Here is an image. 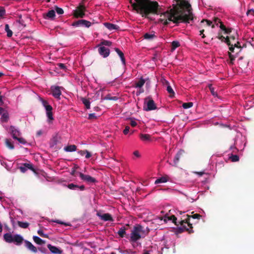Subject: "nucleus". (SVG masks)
<instances>
[{"instance_id":"f257e3e1","label":"nucleus","mask_w":254,"mask_h":254,"mask_svg":"<svg viewBox=\"0 0 254 254\" xmlns=\"http://www.w3.org/2000/svg\"><path fill=\"white\" fill-rule=\"evenodd\" d=\"M159 15L161 17L159 20L164 25H168L171 22L176 24L190 23L193 19L191 6L187 0H178L167 11H164L162 9Z\"/></svg>"},{"instance_id":"f03ea898","label":"nucleus","mask_w":254,"mask_h":254,"mask_svg":"<svg viewBox=\"0 0 254 254\" xmlns=\"http://www.w3.org/2000/svg\"><path fill=\"white\" fill-rule=\"evenodd\" d=\"M133 9L145 18H149L151 15H159L162 12V7L156 1L151 0H129Z\"/></svg>"},{"instance_id":"7ed1b4c3","label":"nucleus","mask_w":254,"mask_h":254,"mask_svg":"<svg viewBox=\"0 0 254 254\" xmlns=\"http://www.w3.org/2000/svg\"><path fill=\"white\" fill-rule=\"evenodd\" d=\"M149 232L148 228L144 229L140 224L135 225L131 231L130 236V241L136 242L141 238H144Z\"/></svg>"},{"instance_id":"20e7f679","label":"nucleus","mask_w":254,"mask_h":254,"mask_svg":"<svg viewBox=\"0 0 254 254\" xmlns=\"http://www.w3.org/2000/svg\"><path fill=\"white\" fill-rule=\"evenodd\" d=\"M4 240L7 243H14L16 245H20L23 242V238L19 234L12 235L10 233H7L3 235Z\"/></svg>"},{"instance_id":"39448f33","label":"nucleus","mask_w":254,"mask_h":254,"mask_svg":"<svg viewBox=\"0 0 254 254\" xmlns=\"http://www.w3.org/2000/svg\"><path fill=\"white\" fill-rule=\"evenodd\" d=\"M40 101L46 111V115L48 117V122L50 124L52 123V121L54 120L53 114L52 112L53 107L49 105L47 101L42 98L40 99Z\"/></svg>"},{"instance_id":"423d86ee","label":"nucleus","mask_w":254,"mask_h":254,"mask_svg":"<svg viewBox=\"0 0 254 254\" xmlns=\"http://www.w3.org/2000/svg\"><path fill=\"white\" fill-rule=\"evenodd\" d=\"M157 109L156 105L150 97H147L144 99L143 110L146 111L154 110Z\"/></svg>"},{"instance_id":"0eeeda50","label":"nucleus","mask_w":254,"mask_h":254,"mask_svg":"<svg viewBox=\"0 0 254 254\" xmlns=\"http://www.w3.org/2000/svg\"><path fill=\"white\" fill-rule=\"evenodd\" d=\"M85 7L82 4H80L76 9L73 10V14L75 18H82L85 15Z\"/></svg>"},{"instance_id":"6e6552de","label":"nucleus","mask_w":254,"mask_h":254,"mask_svg":"<svg viewBox=\"0 0 254 254\" xmlns=\"http://www.w3.org/2000/svg\"><path fill=\"white\" fill-rule=\"evenodd\" d=\"M201 217V215L199 214H194L192 215H187V218L185 220H182L180 221V224L183 225L184 224H187L188 226L190 228H193L192 224L190 223V218L193 219H199Z\"/></svg>"},{"instance_id":"1a4fd4ad","label":"nucleus","mask_w":254,"mask_h":254,"mask_svg":"<svg viewBox=\"0 0 254 254\" xmlns=\"http://www.w3.org/2000/svg\"><path fill=\"white\" fill-rule=\"evenodd\" d=\"M77 174H78L79 177L82 181L86 182L88 184L95 183L97 182L95 178L89 175H84L81 172H77Z\"/></svg>"},{"instance_id":"9d476101","label":"nucleus","mask_w":254,"mask_h":254,"mask_svg":"<svg viewBox=\"0 0 254 254\" xmlns=\"http://www.w3.org/2000/svg\"><path fill=\"white\" fill-rule=\"evenodd\" d=\"M225 43H226L229 47V50L231 52H234V48L235 47L238 48H241V46L239 42L237 41L236 42H234L231 43V41L229 39V36H227L226 37Z\"/></svg>"},{"instance_id":"9b49d317","label":"nucleus","mask_w":254,"mask_h":254,"mask_svg":"<svg viewBox=\"0 0 254 254\" xmlns=\"http://www.w3.org/2000/svg\"><path fill=\"white\" fill-rule=\"evenodd\" d=\"M91 25V23L90 21L84 19L78 20L72 23V26L74 27L84 26L88 28Z\"/></svg>"},{"instance_id":"f8f14e48","label":"nucleus","mask_w":254,"mask_h":254,"mask_svg":"<svg viewBox=\"0 0 254 254\" xmlns=\"http://www.w3.org/2000/svg\"><path fill=\"white\" fill-rule=\"evenodd\" d=\"M185 151L183 150L180 149L176 154L173 160V166L175 167L178 166V164L181 159L184 158Z\"/></svg>"},{"instance_id":"ddd939ff","label":"nucleus","mask_w":254,"mask_h":254,"mask_svg":"<svg viewBox=\"0 0 254 254\" xmlns=\"http://www.w3.org/2000/svg\"><path fill=\"white\" fill-rule=\"evenodd\" d=\"M52 95L57 99H60L62 94L61 87L58 86H53L51 87Z\"/></svg>"},{"instance_id":"4468645a","label":"nucleus","mask_w":254,"mask_h":254,"mask_svg":"<svg viewBox=\"0 0 254 254\" xmlns=\"http://www.w3.org/2000/svg\"><path fill=\"white\" fill-rule=\"evenodd\" d=\"M98 53L103 58H107L110 55V51L109 48H106L104 46H101L98 45Z\"/></svg>"},{"instance_id":"2eb2a0df","label":"nucleus","mask_w":254,"mask_h":254,"mask_svg":"<svg viewBox=\"0 0 254 254\" xmlns=\"http://www.w3.org/2000/svg\"><path fill=\"white\" fill-rule=\"evenodd\" d=\"M9 131L13 139H15L21 135L20 131L14 126H11L9 127Z\"/></svg>"},{"instance_id":"dca6fc26","label":"nucleus","mask_w":254,"mask_h":254,"mask_svg":"<svg viewBox=\"0 0 254 254\" xmlns=\"http://www.w3.org/2000/svg\"><path fill=\"white\" fill-rule=\"evenodd\" d=\"M171 220L172 221L173 223H174L176 226H179L180 224V221L178 222L177 221V219L176 217L174 215H172L171 216H168V214H166L164 216V221L166 222L167 221Z\"/></svg>"},{"instance_id":"f3484780","label":"nucleus","mask_w":254,"mask_h":254,"mask_svg":"<svg viewBox=\"0 0 254 254\" xmlns=\"http://www.w3.org/2000/svg\"><path fill=\"white\" fill-rule=\"evenodd\" d=\"M163 84L164 85H166V86H167L166 90H167V92L170 94L169 95L170 97H171V98L174 97L175 96V92H174L173 88H172V87L170 85L169 82L167 80L164 79Z\"/></svg>"},{"instance_id":"a211bd4d","label":"nucleus","mask_w":254,"mask_h":254,"mask_svg":"<svg viewBox=\"0 0 254 254\" xmlns=\"http://www.w3.org/2000/svg\"><path fill=\"white\" fill-rule=\"evenodd\" d=\"M185 224H184L183 225H181V224H180L181 226V227H179L177 229V233H182L183 232H184L185 231L188 232V233L189 234L193 233L192 228H190V227L187 228V226Z\"/></svg>"},{"instance_id":"6ab92c4d","label":"nucleus","mask_w":254,"mask_h":254,"mask_svg":"<svg viewBox=\"0 0 254 254\" xmlns=\"http://www.w3.org/2000/svg\"><path fill=\"white\" fill-rule=\"evenodd\" d=\"M48 248L51 251V252L54 254H61L63 252V251L59 249L58 248L52 246L51 244H48L47 245Z\"/></svg>"},{"instance_id":"aec40b11","label":"nucleus","mask_w":254,"mask_h":254,"mask_svg":"<svg viewBox=\"0 0 254 254\" xmlns=\"http://www.w3.org/2000/svg\"><path fill=\"white\" fill-rule=\"evenodd\" d=\"M97 215L102 220H103L105 221H114V219L112 217V215L109 213H104L102 215H99V214H97Z\"/></svg>"},{"instance_id":"412c9836","label":"nucleus","mask_w":254,"mask_h":254,"mask_svg":"<svg viewBox=\"0 0 254 254\" xmlns=\"http://www.w3.org/2000/svg\"><path fill=\"white\" fill-rule=\"evenodd\" d=\"M129 226V224H127L126 226H124L120 228L117 233L121 238L127 237L126 231Z\"/></svg>"},{"instance_id":"4be33fe9","label":"nucleus","mask_w":254,"mask_h":254,"mask_svg":"<svg viewBox=\"0 0 254 254\" xmlns=\"http://www.w3.org/2000/svg\"><path fill=\"white\" fill-rule=\"evenodd\" d=\"M55 16V11L53 9L49 10L46 14H43V17L45 19L49 18L53 19Z\"/></svg>"},{"instance_id":"5701e85b","label":"nucleus","mask_w":254,"mask_h":254,"mask_svg":"<svg viewBox=\"0 0 254 254\" xmlns=\"http://www.w3.org/2000/svg\"><path fill=\"white\" fill-rule=\"evenodd\" d=\"M143 37L144 39L147 40L151 41L154 38H156L157 36L155 35V32L152 31L151 33H146L144 34Z\"/></svg>"},{"instance_id":"b1692460","label":"nucleus","mask_w":254,"mask_h":254,"mask_svg":"<svg viewBox=\"0 0 254 254\" xmlns=\"http://www.w3.org/2000/svg\"><path fill=\"white\" fill-rule=\"evenodd\" d=\"M104 25L107 29H108L110 30H118L119 29V26L112 23L105 22L104 23Z\"/></svg>"},{"instance_id":"393cba45","label":"nucleus","mask_w":254,"mask_h":254,"mask_svg":"<svg viewBox=\"0 0 254 254\" xmlns=\"http://www.w3.org/2000/svg\"><path fill=\"white\" fill-rule=\"evenodd\" d=\"M25 243L26 247L34 253H36L37 252V248L31 242L26 240L25 241Z\"/></svg>"},{"instance_id":"a878e982","label":"nucleus","mask_w":254,"mask_h":254,"mask_svg":"<svg viewBox=\"0 0 254 254\" xmlns=\"http://www.w3.org/2000/svg\"><path fill=\"white\" fill-rule=\"evenodd\" d=\"M115 51L117 52V53L120 57L123 64L125 65L126 64V60L124 57V53L119 48H116L115 49Z\"/></svg>"},{"instance_id":"bb28decb","label":"nucleus","mask_w":254,"mask_h":254,"mask_svg":"<svg viewBox=\"0 0 254 254\" xmlns=\"http://www.w3.org/2000/svg\"><path fill=\"white\" fill-rule=\"evenodd\" d=\"M76 148L75 145H69L65 147L64 150L66 152H73L76 151Z\"/></svg>"},{"instance_id":"cd10ccee","label":"nucleus","mask_w":254,"mask_h":254,"mask_svg":"<svg viewBox=\"0 0 254 254\" xmlns=\"http://www.w3.org/2000/svg\"><path fill=\"white\" fill-rule=\"evenodd\" d=\"M145 82V80L143 78H140V79L135 83V87L141 88L142 87Z\"/></svg>"},{"instance_id":"c85d7f7f","label":"nucleus","mask_w":254,"mask_h":254,"mask_svg":"<svg viewBox=\"0 0 254 254\" xmlns=\"http://www.w3.org/2000/svg\"><path fill=\"white\" fill-rule=\"evenodd\" d=\"M220 29L224 32L225 34H230L231 32V28H227L226 26L223 24V23H221L220 25Z\"/></svg>"},{"instance_id":"c756f323","label":"nucleus","mask_w":254,"mask_h":254,"mask_svg":"<svg viewBox=\"0 0 254 254\" xmlns=\"http://www.w3.org/2000/svg\"><path fill=\"white\" fill-rule=\"evenodd\" d=\"M140 138L142 141L150 140L151 135L148 134H140Z\"/></svg>"},{"instance_id":"7c9ffc66","label":"nucleus","mask_w":254,"mask_h":254,"mask_svg":"<svg viewBox=\"0 0 254 254\" xmlns=\"http://www.w3.org/2000/svg\"><path fill=\"white\" fill-rule=\"evenodd\" d=\"M112 42L110 41H108V40H103L101 43H100V44H99L98 45L99 46H108V47H110L112 45Z\"/></svg>"},{"instance_id":"2f4dec72","label":"nucleus","mask_w":254,"mask_h":254,"mask_svg":"<svg viewBox=\"0 0 254 254\" xmlns=\"http://www.w3.org/2000/svg\"><path fill=\"white\" fill-rule=\"evenodd\" d=\"M81 101L87 109H90V102L88 99L85 98H82Z\"/></svg>"},{"instance_id":"473e14b6","label":"nucleus","mask_w":254,"mask_h":254,"mask_svg":"<svg viewBox=\"0 0 254 254\" xmlns=\"http://www.w3.org/2000/svg\"><path fill=\"white\" fill-rule=\"evenodd\" d=\"M33 239L34 241L38 245H42L45 243V241L38 236H33Z\"/></svg>"},{"instance_id":"72a5a7b5","label":"nucleus","mask_w":254,"mask_h":254,"mask_svg":"<svg viewBox=\"0 0 254 254\" xmlns=\"http://www.w3.org/2000/svg\"><path fill=\"white\" fill-rule=\"evenodd\" d=\"M59 142L58 137L57 136L54 137L51 141V147H54L55 146L57 145Z\"/></svg>"},{"instance_id":"f704fd0d","label":"nucleus","mask_w":254,"mask_h":254,"mask_svg":"<svg viewBox=\"0 0 254 254\" xmlns=\"http://www.w3.org/2000/svg\"><path fill=\"white\" fill-rule=\"evenodd\" d=\"M5 31L7 33V36L8 37H11L12 36L13 32L9 29V25L7 24L5 25Z\"/></svg>"},{"instance_id":"c9c22d12","label":"nucleus","mask_w":254,"mask_h":254,"mask_svg":"<svg viewBox=\"0 0 254 254\" xmlns=\"http://www.w3.org/2000/svg\"><path fill=\"white\" fill-rule=\"evenodd\" d=\"M17 224L18 226L22 228H27L29 225V224L27 222H24L21 221H18Z\"/></svg>"},{"instance_id":"e433bc0d","label":"nucleus","mask_w":254,"mask_h":254,"mask_svg":"<svg viewBox=\"0 0 254 254\" xmlns=\"http://www.w3.org/2000/svg\"><path fill=\"white\" fill-rule=\"evenodd\" d=\"M5 142L6 146L8 148H9L10 149H14V145L9 139H6Z\"/></svg>"},{"instance_id":"4c0bfd02","label":"nucleus","mask_w":254,"mask_h":254,"mask_svg":"<svg viewBox=\"0 0 254 254\" xmlns=\"http://www.w3.org/2000/svg\"><path fill=\"white\" fill-rule=\"evenodd\" d=\"M228 55L230 59L229 64L231 65L234 64V61L235 59V57L231 54V52H228Z\"/></svg>"},{"instance_id":"58836bf2","label":"nucleus","mask_w":254,"mask_h":254,"mask_svg":"<svg viewBox=\"0 0 254 254\" xmlns=\"http://www.w3.org/2000/svg\"><path fill=\"white\" fill-rule=\"evenodd\" d=\"M167 181V179L165 178V177H161L159 179H157L155 182V184H159V183H165Z\"/></svg>"},{"instance_id":"ea45409f","label":"nucleus","mask_w":254,"mask_h":254,"mask_svg":"<svg viewBox=\"0 0 254 254\" xmlns=\"http://www.w3.org/2000/svg\"><path fill=\"white\" fill-rule=\"evenodd\" d=\"M24 165L26 167V169H30L34 172H35V169L33 166V165L31 163H24Z\"/></svg>"},{"instance_id":"a19ab883","label":"nucleus","mask_w":254,"mask_h":254,"mask_svg":"<svg viewBox=\"0 0 254 254\" xmlns=\"http://www.w3.org/2000/svg\"><path fill=\"white\" fill-rule=\"evenodd\" d=\"M193 106V103L192 102H187V103H184L182 105V107L184 109H189L191 107H192Z\"/></svg>"},{"instance_id":"79ce46f5","label":"nucleus","mask_w":254,"mask_h":254,"mask_svg":"<svg viewBox=\"0 0 254 254\" xmlns=\"http://www.w3.org/2000/svg\"><path fill=\"white\" fill-rule=\"evenodd\" d=\"M180 46V43L177 41H174L172 42V49L175 50Z\"/></svg>"},{"instance_id":"37998d69","label":"nucleus","mask_w":254,"mask_h":254,"mask_svg":"<svg viewBox=\"0 0 254 254\" xmlns=\"http://www.w3.org/2000/svg\"><path fill=\"white\" fill-rule=\"evenodd\" d=\"M230 158L232 162H237L239 160V157L237 155H232Z\"/></svg>"},{"instance_id":"c03bdc74","label":"nucleus","mask_w":254,"mask_h":254,"mask_svg":"<svg viewBox=\"0 0 254 254\" xmlns=\"http://www.w3.org/2000/svg\"><path fill=\"white\" fill-rule=\"evenodd\" d=\"M55 10L58 14H62L64 13V10L62 8L59 7L57 6H55Z\"/></svg>"},{"instance_id":"a18cd8bd","label":"nucleus","mask_w":254,"mask_h":254,"mask_svg":"<svg viewBox=\"0 0 254 254\" xmlns=\"http://www.w3.org/2000/svg\"><path fill=\"white\" fill-rule=\"evenodd\" d=\"M67 187L70 190H75L78 188V186L71 183L68 184Z\"/></svg>"},{"instance_id":"49530a36","label":"nucleus","mask_w":254,"mask_h":254,"mask_svg":"<svg viewBox=\"0 0 254 254\" xmlns=\"http://www.w3.org/2000/svg\"><path fill=\"white\" fill-rule=\"evenodd\" d=\"M217 38L220 40L222 42H225V40L226 38H225L223 35H221V32H219L218 33V36H217Z\"/></svg>"},{"instance_id":"de8ad7c7","label":"nucleus","mask_w":254,"mask_h":254,"mask_svg":"<svg viewBox=\"0 0 254 254\" xmlns=\"http://www.w3.org/2000/svg\"><path fill=\"white\" fill-rule=\"evenodd\" d=\"M15 139L18 140L20 143L22 144H25L27 143V141L25 140V139L22 137H19L18 136Z\"/></svg>"},{"instance_id":"09e8293b","label":"nucleus","mask_w":254,"mask_h":254,"mask_svg":"<svg viewBox=\"0 0 254 254\" xmlns=\"http://www.w3.org/2000/svg\"><path fill=\"white\" fill-rule=\"evenodd\" d=\"M38 234L42 237L44 238H48V236L47 234H45L43 233V231L42 230H39L37 232Z\"/></svg>"},{"instance_id":"8fccbe9b","label":"nucleus","mask_w":254,"mask_h":254,"mask_svg":"<svg viewBox=\"0 0 254 254\" xmlns=\"http://www.w3.org/2000/svg\"><path fill=\"white\" fill-rule=\"evenodd\" d=\"M5 14V10L4 7L0 6V17H3Z\"/></svg>"},{"instance_id":"3c124183","label":"nucleus","mask_w":254,"mask_h":254,"mask_svg":"<svg viewBox=\"0 0 254 254\" xmlns=\"http://www.w3.org/2000/svg\"><path fill=\"white\" fill-rule=\"evenodd\" d=\"M209 89L210 90L211 94L213 96H216L217 95V93L215 91L214 88L212 86V85H209Z\"/></svg>"},{"instance_id":"603ef678","label":"nucleus","mask_w":254,"mask_h":254,"mask_svg":"<svg viewBox=\"0 0 254 254\" xmlns=\"http://www.w3.org/2000/svg\"><path fill=\"white\" fill-rule=\"evenodd\" d=\"M97 119V117L96 116L94 113L89 114L88 115V119L89 120H95Z\"/></svg>"},{"instance_id":"864d4df0","label":"nucleus","mask_w":254,"mask_h":254,"mask_svg":"<svg viewBox=\"0 0 254 254\" xmlns=\"http://www.w3.org/2000/svg\"><path fill=\"white\" fill-rule=\"evenodd\" d=\"M213 21L216 25H218V23H220L221 24V23H222L220 19L218 17H214L213 19Z\"/></svg>"},{"instance_id":"5fc2aeb1","label":"nucleus","mask_w":254,"mask_h":254,"mask_svg":"<svg viewBox=\"0 0 254 254\" xmlns=\"http://www.w3.org/2000/svg\"><path fill=\"white\" fill-rule=\"evenodd\" d=\"M229 39L231 41V43L237 42V37L235 36H230L229 37Z\"/></svg>"},{"instance_id":"6e6d98bb","label":"nucleus","mask_w":254,"mask_h":254,"mask_svg":"<svg viewBox=\"0 0 254 254\" xmlns=\"http://www.w3.org/2000/svg\"><path fill=\"white\" fill-rule=\"evenodd\" d=\"M204 22H206L207 26H210L212 23V22L210 20L207 19H202L201 21V23H204Z\"/></svg>"},{"instance_id":"4d7b16f0","label":"nucleus","mask_w":254,"mask_h":254,"mask_svg":"<svg viewBox=\"0 0 254 254\" xmlns=\"http://www.w3.org/2000/svg\"><path fill=\"white\" fill-rule=\"evenodd\" d=\"M19 169L22 173H25L27 170L26 167L24 165V164L22 165V166L19 167Z\"/></svg>"},{"instance_id":"13d9d810","label":"nucleus","mask_w":254,"mask_h":254,"mask_svg":"<svg viewBox=\"0 0 254 254\" xmlns=\"http://www.w3.org/2000/svg\"><path fill=\"white\" fill-rule=\"evenodd\" d=\"M2 119L4 121H6L8 119V115L7 113H2Z\"/></svg>"},{"instance_id":"bf43d9fd","label":"nucleus","mask_w":254,"mask_h":254,"mask_svg":"<svg viewBox=\"0 0 254 254\" xmlns=\"http://www.w3.org/2000/svg\"><path fill=\"white\" fill-rule=\"evenodd\" d=\"M39 250L42 253H43V254H47L48 253V251L46 249V248H39Z\"/></svg>"},{"instance_id":"052dcab7","label":"nucleus","mask_w":254,"mask_h":254,"mask_svg":"<svg viewBox=\"0 0 254 254\" xmlns=\"http://www.w3.org/2000/svg\"><path fill=\"white\" fill-rule=\"evenodd\" d=\"M129 129H130V127H129V126H126L125 127V128L123 130V133L125 134H127L128 133L129 131Z\"/></svg>"},{"instance_id":"680f3d73","label":"nucleus","mask_w":254,"mask_h":254,"mask_svg":"<svg viewBox=\"0 0 254 254\" xmlns=\"http://www.w3.org/2000/svg\"><path fill=\"white\" fill-rule=\"evenodd\" d=\"M247 14L248 15H251L254 16V9H251L248 10V11L247 12Z\"/></svg>"},{"instance_id":"e2e57ef3","label":"nucleus","mask_w":254,"mask_h":254,"mask_svg":"<svg viewBox=\"0 0 254 254\" xmlns=\"http://www.w3.org/2000/svg\"><path fill=\"white\" fill-rule=\"evenodd\" d=\"M57 65L61 68L63 69H64L65 68V65L64 64L62 63H58Z\"/></svg>"},{"instance_id":"0e129e2a","label":"nucleus","mask_w":254,"mask_h":254,"mask_svg":"<svg viewBox=\"0 0 254 254\" xmlns=\"http://www.w3.org/2000/svg\"><path fill=\"white\" fill-rule=\"evenodd\" d=\"M130 125L132 127H135L137 125V123L134 120H131Z\"/></svg>"},{"instance_id":"69168bd1","label":"nucleus","mask_w":254,"mask_h":254,"mask_svg":"<svg viewBox=\"0 0 254 254\" xmlns=\"http://www.w3.org/2000/svg\"><path fill=\"white\" fill-rule=\"evenodd\" d=\"M91 156V153L89 151H88L87 150H86L85 158H87V159H88Z\"/></svg>"},{"instance_id":"338daca9","label":"nucleus","mask_w":254,"mask_h":254,"mask_svg":"<svg viewBox=\"0 0 254 254\" xmlns=\"http://www.w3.org/2000/svg\"><path fill=\"white\" fill-rule=\"evenodd\" d=\"M78 154L81 156H83L85 154L86 150H80L78 151Z\"/></svg>"},{"instance_id":"774afa93","label":"nucleus","mask_w":254,"mask_h":254,"mask_svg":"<svg viewBox=\"0 0 254 254\" xmlns=\"http://www.w3.org/2000/svg\"><path fill=\"white\" fill-rule=\"evenodd\" d=\"M1 92L0 91V104L1 105H2L3 104V96L1 95Z\"/></svg>"}]
</instances>
